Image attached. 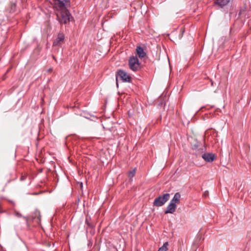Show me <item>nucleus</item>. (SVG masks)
Segmentation results:
<instances>
[{
	"label": "nucleus",
	"mask_w": 251,
	"mask_h": 251,
	"mask_svg": "<svg viewBox=\"0 0 251 251\" xmlns=\"http://www.w3.org/2000/svg\"><path fill=\"white\" fill-rule=\"evenodd\" d=\"M229 0H217L215 3L221 7H223L226 5L229 2Z\"/></svg>",
	"instance_id": "obj_11"
},
{
	"label": "nucleus",
	"mask_w": 251,
	"mask_h": 251,
	"mask_svg": "<svg viewBox=\"0 0 251 251\" xmlns=\"http://www.w3.org/2000/svg\"><path fill=\"white\" fill-rule=\"evenodd\" d=\"M57 11L56 16L60 23L66 24L70 22L72 17L66 8L59 9Z\"/></svg>",
	"instance_id": "obj_1"
},
{
	"label": "nucleus",
	"mask_w": 251,
	"mask_h": 251,
	"mask_svg": "<svg viewBox=\"0 0 251 251\" xmlns=\"http://www.w3.org/2000/svg\"><path fill=\"white\" fill-rule=\"evenodd\" d=\"M211 85H212V86H213V82H212V81L211 82Z\"/></svg>",
	"instance_id": "obj_17"
},
{
	"label": "nucleus",
	"mask_w": 251,
	"mask_h": 251,
	"mask_svg": "<svg viewBox=\"0 0 251 251\" xmlns=\"http://www.w3.org/2000/svg\"><path fill=\"white\" fill-rule=\"evenodd\" d=\"M136 173V169L134 168L132 170L129 171L128 174V176L129 178H132L135 175Z\"/></svg>",
	"instance_id": "obj_13"
},
{
	"label": "nucleus",
	"mask_w": 251,
	"mask_h": 251,
	"mask_svg": "<svg viewBox=\"0 0 251 251\" xmlns=\"http://www.w3.org/2000/svg\"><path fill=\"white\" fill-rule=\"evenodd\" d=\"M136 52L137 54H138V56L142 58L145 56L146 53L144 51L143 49L140 47H137L136 49Z\"/></svg>",
	"instance_id": "obj_10"
},
{
	"label": "nucleus",
	"mask_w": 251,
	"mask_h": 251,
	"mask_svg": "<svg viewBox=\"0 0 251 251\" xmlns=\"http://www.w3.org/2000/svg\"><path fill=\"white\" fill-rule=\"evenodd\" d=\"M168 245L169 244L167 242L164 243L163 245L161 247L159 248L158 251H167L168 250Z\"/></svg>",
	"instance_id": "obj_12"
},
{
	"label": "nucleus",
	"mask_w": 251,
	"mask_h": 251,
	"mask_svg": "<svg viewBox=\"0 0 251 251\" xmlns=\"http://www.w3.org/2000/svg\"><path fill=\"white\" fill-rule=\"evenodd\" d=\"M118 76L120 77V78L124 82H130L131 77L130 76L127 74L126 72L123 70H119L117 72V74L116 75V80H117Z\"/></svg>",
	"instance_id": "obj_4"
},
{
	"label": "nucleus",
	"mask_w": 251,
	"mask_h": 251,
	"mask_svg": "<svg viewBox=\"0 0 251 251\" xmlns=\"http://www.w3.org/2000/svg\"><path fill=\"white\" fill-rule=\"evenodd\" d=\"M128 64L130 69L133 71H137L140 68L139 60L136 56H133L130 57Z\"/></svg>",
	"instance_id": "obj_3"
},
{
	"label": "nucleus",
	"mask_w": 251,
	"mask_h": 251,
	"mask_svg": "<svg viewBox=\"0 0 251 251\" xmlns=\"http://www.w3.org/2000/svg\"><path fill=\"white\" fill-rule=\"evenodd\" d=\"M208 195H209V193L208 191H205L204 192V194H203V197H205V198H206L208 196Z\"/></svg>",
	"instance_id": "obj_15"
},
{
	"label": "nucleus",
	"mask_w": 251,
	"mask_h": 251,
	"mask_svg": "<svg viewBox=\"0 0 251 251\" xmlns=\"http://www.w3.org/2000/svg\"><path fill=\"white\" fill-rule=\"evenodd\" d=\"M64 38V35L63 33H59L58 34L57 38L54 41L53 46H57L61 45L63 43Z\"/></svg>",
	"instance_id": "obj_6"
},
{
	"label": "nucleus",
	"mask_w": 251,
	"mask_h": 251,
	"mask_svg": "<svg viewBox=\"0 0 251 251\" xmlns=\"http://www.w3.org/2000/svg\"><path fill=\"white\" fill-rule=\"evenodd\" d=\"M202 157L205 161L211 162L215 159V155L212 153H205L202 155Z\"/></svg>",
	"instance_id": "obj_7"
},
{
	"label": "nucleus",
	"mask_w": 251,
	"mask_h": 251,
	"mask_svg": "<svg viewBox=\"0 0 251 251\" xmlns=\"http://www.w3.org/2000/svg\"><path fill=\"white\" fill-rule=\"evenodd\" d=\"M15 215L18 217V218H20V217H22V215L21 213L18 212H15Z\"/></svg>",
	"instance_id": "obj_14"
},
{
	"label": "nucleus",
	"mask_w": 251,
	"mask_h": 251,
	"mask_svg": "<svg viewBox=\"0 0 251 251\" xmlns=\"http://www.w3.org/2000/svg\"><path fill=\"white\" fill-rule=\"evenodd\" d=\"M181 195L179 192H177L175 194L173 198L171 200L170 202L176 205L177 204L179 203Z\"/></svg>",
	"instance_id": "obj_9"
},
{
	"label": "nucleus",
	"mask_w": 251,
	"mask_h": 251,
	"mask_svg": "<svg viewBox=\"0 0 251 251\" xmlns=\"http://www.w3.org/2000/svg\"><path fill=\"white\" fill-rule=\"evenodd\" d=\"M176 205L170 202L169 205L167 206L166 210L165 211V213L173 214L176 211Z\"/></svg>",
	"instance_id": "obj_8"
},
{
	"label": "nucleus",
	"mask_w": 251,
	"mask_h": 251,
	"mask_svg": "<svg viewBox=\"0 0 251 251\" xmlns=\"http://www.w3.org/2000/svg\"><path fill=\"white\" fill-rule=\"evenodd\" d=\"M170 195L168 193L159 196L155 199L153 205L156 207L161 206L164 205L169 199Z\"/></svg>",
	"instance_id": "obj_2"
},
{
	"label": "nucleus",
	"mask_w": 251,
	"mask_h": 251,
	"mask_svg": "<svg viewBox=\"0 0 251 251\" xmlns=\"http://www.w3.org/2000/svg\"><path fill=\"white\" fill-rule=\"evenodd\" d=\"M68 0H54L55 7L56 10L66 8Z\"/></svg>",
	"instance_id": "obj_5"
},
{
	"label": "nucleus",
	"mask_w": 251,
	"mask_h": 251,
	"mask_svg": "<svg viewBox=\"0 0 251 251\" xmlns=\"http://www.w3.org/2000/svg\"><path fill=\"white\" fill-rule=\"evenodd\" d=\"M85 222H86V223L88 225H89V223H88V219H86Z\"/></svg>",
	"instance_id": "obj_16"
}]
</instances>
